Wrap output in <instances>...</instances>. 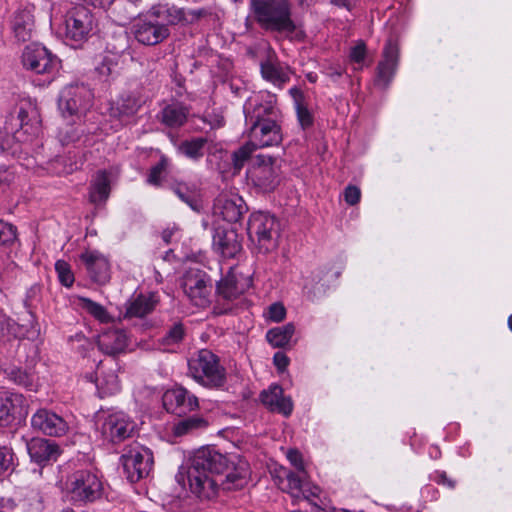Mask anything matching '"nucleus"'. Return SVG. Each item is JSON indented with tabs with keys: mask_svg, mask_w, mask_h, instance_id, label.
Segmentation results:
<instances>
[{
	"mask_svg": "<svg viewBox=\"0 0 512 512\" xmlns=\"http://www.w3.org/2000/svg\"><path fill=\"white\" fill-rule=\"evenodd\" d=\"M189 487L200 499L214 498L224 490L242 488L247 480V463H235L227 455L206 446L194 452L187 470Z\"/></svg>",
	"mask_w": 512,
	"mask_h": 512,
	"instance_id": "1",
	"label": "nucleus"
},
{
	"mask_svg": "<svg viewBox=\"0 0 512 512\" xmlns=\"http://www.w3.org/2000/svg\"><path fill=\"white\" fill-rule=\"evenodd\" d=\"M249 6L253 20L262 29L289 34L296 30L291 0H249Z\"/></svg>",
	"mask_w": 512,
	"mask_h": 512,
	"instance_id": "2",
	"label": "nucleus"
},
{
	"mask_svg": "<svg viewBox=\"0 0 512 512\" xmlns=\"http://www.w3.org/2000/svg\"><path fill=\"white\" fill-rule=\"evenodd\" d=\"M278 120H266L250 125L248 142L233 153V163L236 169L242 168L255 149L281 144L283 135Z\"/></svg>",
	"mask_w": 512,
	"mask_h": 512,
	"instance_id": "3",
	"label": "nucleus"
},
{
	"mask_svg": "<svg viewBox=\"0 0 512 512\" xmlns=\"http://www.w3.org/2000/svg\"><path fill=\"white\" fill-rule=\"evenodd\" d=\"M188 369L193 379L205 387L220 388L226 382L225 368L210 350L202 349L189 359Z\"/></svg>",
	"mask_w": 512,
	"mask_h": 512,
	"instance_id": "4",
	"label": "nucleus"
},
{
	"mask_svg": "<svg viewBox=\"0 0 512 512\" xmlns=\"http://www.w3.org/2000/svg\"><path fill=\"white\" fill-rule=\"evenodd\" d=\"M247 230L251 240L257 242L259 251L267 253L277 248L280 225L275 216L264 212L253 213Z\"/></svg>",
	"mask_w": 512,
	"mask_h": 512,
	"instance_id": "5",
	"label": "nucleus"
},
{
	"mask_svg": "<svg viewBox=\"0 0 512 512\" xmlns=\"http://www.w3.org/2000/svg\"><path fill=\"white\" fill-rule=\"evenodd\" d=\"M121 463L126 478L131 483H136L151 472L154 463L153 454L146 447L134 445L121 456Z\"/></svg>",
	"mask_w": 512,
	"mask_h": 512,
	"instance_id": "6",
	"label": "nucleus"
},
{
	"mask_svg": "<svg viewBox=\"0 0 512 512\" xmlns=\"http://www.w3.org/2000/svg\"><path fill=\"white\" fill-rule=\"evenodd\" d=\"M68 491L74 501L94 502L102 496L103 484L96 473L79 470L71 476Z\"/></svg>",
	"mask_w": 512,
	"mask_h": 512,
	"instance_id": "7",
	"label": "nucleus"
},
{
	"mask_svg": "<svg viewBox=\"0 0 512 512\" xmlns=\"http://www.w3.org/2000/svg\"><path fill=\"white\" fill-rule=\"evenodd\" d=\"M95 27V19L89 9L77 6L65 17V37L72 45L86 41Z\"/></svg>",
	"mask_w": 512,
	"mask_h": 512,
	"instance_id": "8",
	"label": "nucleus"
},
{
	"mask_svg": "<svg viewBox=\"0 0 512 512\" xmlns=\"http://www.w3.org/2000/svg\"><path fill=\"white\" fill-rule=\"evenodd\" d=\"M22 64L25 69L34 73L51 75L58 70L60 60L46 47L33 43L25 47Z\"/></svg>",
	"mask_w": 512,
	"mask_h": 512,
	"instance_id": "9",
	"label": "nucleus"
},
{
	"mask_svg": "<svg viewBox=\"0 0 512 512\" xmlns=\"http://www.w3.org/2000/svg\"><path fill=\"white\" fill-rule=\"evenodd\" d=\"M184 293L197 307H206L210 303L212 285L208 275L199 269L188 270L182 281Z\"/></svg>",
	"mask_w": 512,
	"mask_h": 512,
	"instance_id": "10",
	"label": "nucleus"
},
{
	"mask_svg": "<svg viewBox=\"0 0 512 512\" xmlns=\"http://www.w3.org/2000/svg\"><path fill=\"white\" fill-rule=\"evenodd\" d=\"M100 430L106 440L112 443H119L134 434L136 424L128 415L119 411L105 416Z\"/></svg>",
	"mask_w": 512,
	"mask_h": 512,
	"instance_id": "11",
	"label": "nucleus"
},
{
	"mask_svg": "<svg viewBox=\"0 0 512 512\" xmlns=\"http://www.w3.org/2000/svg\"><path fill=\"white\" fill-rule=\"evenodd\" d=\"M399 57L400 50L397 41L389 38L382 52V60L376 68L375 86L384 90L390 85L398 68Z\"/></svg>",
	"mask_w": 512,
	"mask_h": 512,
	"instance_id": "12",
	"label": "nucleus"
},
{
	"mask_svg": "<svg viewBox=\"0 0 512 512\" xmlns=\"http://www.w3.org/2000/svg\"><path fill=\"white\" fill-rule=\"evenodd\" d=\"M31 426L34 430L52 437L64 436L69 429L63 417L45 408L38 409L32 415Z\"/></svg>",
	"mask_w": 512,
	"mask_h": 512,
	"instance_id": "13",
	"label": "nucleus"
},
{
	"mask_svg": "<svg viewBox=\"0 0 512 512\" xmlns=\"http://www.w3.org/2000/svg\"><path fill=\"white\" fill-rule=\"evenodd\" d=\"M165 409L173 414L181 416L198 407V399L182 386L167 390L163 395Z\"/></svg>",
	"mask_w": 512,
	"mask_h": 512,
	"instance_id": "14",
	"label": "nucleus"
},
{
	"mask_svg": "<svg viewBox=\"0 0 512 512\" xmlns=\"http://www.w3.org/2000/svg\"><path fill=\"white\" fill-rule=\"evenodd\" d=\"M246 122L250 125L276 120L280 117L279 109L275 102L266 98H248L244 104Z\"/></svg>",
	"mask_w": 512,
	"mask_h": 512,
	"instance_id": "15",
	"label": "nucleus"
},
{
	"mask_svg": "<svg viewBox=\"0 0 512 512\" xmlns=\"http://www.w3.org/2000/svg\"><path fill=\"white\" fill-rule=\"evenodd\" d=\"M242 290L237 286L235 275L229 271L217 284L216 294L217 300L213 308L216 315L230 313L233 309L230 302L235 300Z\"/></svg>",
	"mask_w": 512,
	"mask_h": 512,
	"instance_id": "16",
	"label": "nucleus"
},
{
	"mask_svg": "<svg viewBox=\"0 0 512 512\" xmlns=\"http://www.w3.org/2000/svg\"><path fill=\"white\" fill-rule=\"evenodd\" d=\"M248 208L243 198L237 194H220L214 202V212L230 223L238 222Z\"/></svg>",
	"mask_w": 512,
	"mask_h": 512,
	"instance_id": "17",
	"label": "nucleus"
},
{
	"mask_svg": "<svg viewBox=\"0 0 512 512\" xmlns=\"http://www.w3.org/2000/svg\"><path fill=\"white\" fill-rule=\"evenodd\" d=\"M133 34L144 45H156L168 37L169 29L158 20L140 19L133 25Z\"/></svg>",
	"mask_w": 512,
	"mask_h": 512,
	"instance_id": "18",
	"label": "nucleus"
},
{
	"mask_svg": "<svg viewBox=\"0 0 512 512\" xmlns=\"http://www.w3.org/2000/svg\"><path fill=\"white\" fill-rule=\"evenodd\" d=\"M273 164L274 159L271 156L259 154L251 171L255 185L265 191L273 190L278 183L277 171Z\"/></svg>",
	"mask_w": 512,
	"mask_h": 512,
	"instance_id": "19",
	"label": "nucleus"
},
{
	"mask_svg": "<svg viewBox=\"0 0 512 512\" xmlns=\"http://www.w3.org/2000/svg\"><path fill=\"white\" fill-rule=\"evenodd\" d=\"M31 460L39 465L54 462L61 454L60 447L49 439L34 437L26 443Z\"/></svg>",
	"mask_w": 512,
	"mask_h": 512,
	"instance_id": "20",
	"label": "nucleus"
},
{
	"mask_svg": "<svg viewBox=\"0 0 512 512\" xmlns=\"http://www.w3.org/2000/svg\"><path fill=\"white\" fill-rule=\"evenodd\" d=\"M80 259L93 282L104 285L110 280V264L103 254L98 251H86L81 254Z\"/></svg>",
	"mask_w": 512,
	"mask_h": 512,
	"instance_id": "21",
	"label": "nucleus"
},
{
	"mask_svg": "<svg viewBox=\"0 0 512 512\" xmlns=\"http://www.w3.org/2000/svg\"><path fill=\"white\" fill-rule=\"evenodd\" d=\"M260 401L270 411L289 416L293 410V404L289 397L283 396V389L279 385H271L260 393Z\"/></svg>",
	"mask_w": 512,
	"mask_h": 512,
	"instance_id": "22",
	"label": "nucleus"
},
{
	"mask_svg": "<svg viewBox=\"0 0 512 512\" xmlns=\"http://www.w3.org/2000/svg\"><path fill=\"white\" fill-rule=\"evenodd\" d=\"M97 344L103 353L115 356L125 351L128 337L121 329H108L98 336Z\"/></svg>",
	"mask_w": 512,
	"mask_h": 512,
	"instance_id": "23",
	"label": "nucleus"
},
{
	"mask_svg": "<svg viewBox=\"0 0 512 512\" xmlns=\"http://www.w3.org/2000/svg\"><path fill=\"white\" fill-rule=\"evenodd\" d=\"M57 137L63 146L73 144L76 147H88L94 143L91 133L86 132L82 126H74L69 123L59 128Z\"/></svg>",
	"mask_w": 512,
	"mask_h": 512,
	"instance_id": "24",
	"label": "nucleus"
},
{
	"mask_svg": "<svg viewBox=\"0 0 512 512\" xmlns=\"http://www.w3.org/2000/svg\"><path fill=\"white\" fill-rule=\"evenodd\" d=\"M213 246L224 257L232 258L241 249V245L237 240V233L234 230H226L217 228L213 236Z\"/></svg>",
	"mask_w": 512,
	"mask_h": 512,
	"instance_id": "25",
	"label": "nucleus"
},
{
	"mask_svg": "<svg viewBox=\"0 0 512 512\" xmlns=\"http://www.w3.org/2000/svg\"><path fill=\"white\" fill-rule=\"evenodd\" d=\"M27 117L28 113L23 107L19 109L16 116L12 113L7 116L4 126H0V146L2 148L10 147L12 141L17 138L16 134L23 127Z\"/></svg>",
	"mask_w": 512,
	"mask_h": 512,
	"instance_id": "26",
	"label": "nucleus"
},
{
	"mask_svg": "<svg viewBox=\"0 0 512 512\" xmlns=\"http://www.w3.org/2000/svg\"><path fill=\"white\" fill-rule=\"evenodd\" d=\"M14 37L21 42L31 39L34 31V16L30 9H21L16 12L12 21Z\"/></svg>",
	"mask_w": 512,
	"mask_h": 512,
	"instance_id": "27",
	"label": "nucleus"
},
{
	"mask_svg": "<svg viewBox=\"0 0 512 512\" xmlns=\"http://www.w3.org/2000/svg\"><path fill=\"white\" fill-rule=\"evenodd\" d=\"M156 303L152 294L134 296L126 303L124 318H142L154 310Z\"/></svg>",
	"mask_w": 512,
	"mask_h": 512,
	"instance_id": "28",
	"label": "nucleus"
},
{
	"mask_svg": "<svg viewBox=\"0 0 512 512\" xmlns=\"http://www.w3.org/2000/svg\"><path fill=\"white\" fill-rule=\"evenodd\" d=\"M96 385L104 394H114L120 389V381L116 369H105V365L100 362L97 366Z\"/></svg>",
	"mask_w": 512,
	"mask_h": 512,
	"instance_id": "29",
	"label": "nucleus"
},
{
	"mask_svg": "<svg viewBox=\"0 0 512 512\" xmlns=\"http://www.w3.org/2000/svg\"><path fill=\"white\" fill-rule=\"evenodd\" d=\"M109 195L110 180L108 174L105 171H98L90 185V202L95 205L105 203Z\"/></svg>",
	"mask_w": 512,
	"mask_h": 512,
	"instance_id": "30",
	"label": "nucleus"
},
{
	"mask_svg": "<svg viewBox=\"0 0 512 512\" xmlns=\"http://www.w3.org/2000/svg\"><path fill=\"white\" fill-rule=\"evenodd\" d=\"M208 421L202 416L192 415L183 419H180L173 424L172 432L176 437H182L188 434H192L196 431L203 430L208 427Z\"/></svg>",
	"mask_w": 512,
	"mask_h": 512,
	"instance_id": "31",
	"label": "nucleus"
},
{
	"mask_svg": "<svg viewBox=\"0 0 512 512\" xmlns=\"http://www.w3.org/2000/svg\"><path fill=\"white\" fill-rule=\"evenodd\" d=\"M15 336L28 340H35L40 334L39 324L32 313L26 312L18 322L15 323Z\"/></svg>",
	"mask_w": 512,
	"mask_h": 512,
	"instance_id": "32",
	"label": "nucleus"
},
{
	"mask_svg": "<svg viewBox=\"0 0 512 512\" xmlns=\"http://www.w3.org/2000/svg\"><path fill=\"white\" fill-rule=\"evenodd\" d=\"M21 402L22 395L7 392L0 393V426L10 423Z\"/></svg>",
	"mask_w": 512,
	"mask_h": 512,
	"instance_id": "33",
	"label": "nucleus"
},
{
	"mask_svg": "<svg viewBox=\"0 0 512 512\" xmlns=\"http://www.w3.org/2000/svg\"><path fill=\"white\" fill-rule=\"evenodd\" d=\"M294 333L295 325L287 323L268 330L266 339L273 347L283 348L290 343Z\"/></svg>",
	"mask_w": 512,
	"mask_h": 512,
	"instance_id": "34",
	"label": "nucleus"
},
{
	"mask_svg": "<svg viewBox=\"0 0 512 512\" xmlns=\"http://www.w3.org/2000/svg\"><path fill=\"white\" fill-rule=\"evenodd\" d=\"M187 116V108L180 104L168 105L162 110V121L170 127H179L183 125Z\"/></svg>",
	"mask_w": 512,
	"mask_h": 512,
	"instance_id": "35",
	"label": "nucleus"
},
{
	"mask_svg": "<svg viewBox=\"0 0 512 512\" xmlns=\"http://www.w3.org/2000/svg\"><path fill=\"white\" fill-rule=\"evenodd\" d=\"M261 73L264 79L277 86H281L289 80L288 73L271 59L261 63Z\"/></svg>",
	"mask_w": 512,
	"mask_h": 512,
	"instance_id": "36",
	"label": "nucleus"
},
{
	"mask_svg": "<svg viewBox=\"0 0 512 512\" xmlns=\"http://www.w3.org/2000/svg\"><path fill=\"white\" fill-rule=\"evenodd\" d=\"M58 108L64 118H79L81 113L86 110L87 104L84 103L83 98H59Z\"/></svg>",
	"mask_w": 512,
	"mask_h": 512,
	"instance_id": "37",
	"label": "nucleus"
},
{
	"mask_svg": "<svg viewBox=\"0 0 512 512\" xmlns=\"http://www.w3.org/2000/svg\"><path fill=\"white\" fill-rule=\"evenodd\" d=\"M4 375L15 384L23 386L29 390L34 388V377L25 370L16 366H9L3 369Z\"/></svg>",
	"mask_w": 512,
	"mask_h": 512,
	"instance_id": "38",
	"label": "nucleus"
},
{
	"mask_svg": "<svg viewBox=\"0 0 512 512\" xmlns=\"http://www.w3.org/2000/svg\"><path fill=\"white\" fill-rule=\"evenodd\" d=\"M173 191L189 207H191L195 211H199V195L195 187L191 188L186 184L179 183L173 187Z\"/></svg>",
	"mask_w": 512,
	"mask_h": 512,
	"instance_id": "39",
	"label": "nucleus"
},
{
	"mask_svg": "<svg viewBox=\"0 0 512 512\" xmlns=\"http://www.w3.org/2000/svg\"><path fill=\"white\" fill-rule=\"evenodd\" d=\"M206 143V138H194L192 140L182 142L181 145L179 146V150L185 156L197 160L204 155L203 148Z\"/></svg>",
	"mask_w": 512,
	"mask_h": 512,
	"instance_id": "40",
	"label": "nucleus"
},
{
	"mask_svg": "<svg viewBox=\"0 0 512 512\" xmlns=\"http://www.w3.org/2000/svg\"><path fill=\"white\" fill-rule=\"evenodd\" d=\"M157 18H162L164 24L175 25L185 19V13L182 9L177 7H163L159 8L156 12Z\"/></svg>",
	"mask_w": 512,
	"mask_h": 512,
	"instance_id": "41",
	"label": "nucleus"
},
{
	"mask_svg": "<svg viewBox=\"0 0 512 512\" xmlns=\"http://www.w3.org/2000/svg\"><path fill=\"white\" fill-rule=\"evenodd\" d=\"M81 306L89 314L95 317L97 320L107 323L110 321V316L106 309L99 303L92 301L89 298H81Z\"/></svg>",
	"mask_w": 512,
	"mask_h": 512,
	"instance_id": "42",
	"label": "nucleus"
},
{
	"mask_svg": "<svg viewBox=\"0 0 512 512\" xmlns=\"http://www.w3.org/2000/svg\"><path fill=\"white\" fill-rule=\"evenodd\" d=\"M295 108L298 121L303 129L312 126L314 122L313 112L304 103V98H295Z\"/></svg>",
	"mask_w": 512,
	"mask_h": 512,
	"instance_id": "43",
	"label": "nucleus"
},
{
	"mask_svg": "<svg viewBox=\"0 0 512 512\" xmlns=\"http://www.w3.org/2000/svg\"><path fill=\"white\" fill-rule=\"evenodd\" d=\"M16 172L13 167L0 165V196L6 194L14 185Z\"/></svg>",
	"mask_w": 512,
	"mask_h": 512,
	"instance_id": "44",
	"label": "nucleus"
},
{
	"mask_svg": "<svg viewBox=\"0 0 512 512\" xmlns=\"http://www.w3.org/2000/svg\"><path fill=\"white\" fill-rule=\"evenodd\" d=\"M55 270L61 284L66 287H71L74 283V275L71 271L70 265L63 260H58L55 263Z\"/></svg>",
	"mask_w": 512,
	"mask_h": 512,
	"instance_id": "45",
	"label": "nucleus"
},
{
	"mask_svg": "<svg viewBox=\"0 0 512 512\" xmlns=\"http://www.w3.org/2000/svg\"><path fill=\"white\" fill-rule=\"evenodd\" d=\"M184 337V327L181 323L173 324L166 334L162 337L163 345H173L182 341Z\"/></svg>",
	"mask_w": 512,
	"mask_h": 512,
	"instance_id": "46",
	"label": "nucleus"
},
{
	"mask_svg": "<svg viewBox=\"0 0 512 512\" xmlns=\"http://www.w3.org/2000/svg\"><path fill=\"white\" fill-rule=\"evenodd\" d=\"M14 452L12 448L0 446V475L12 470L14 467Z\"/></svg>",
	"mask_w": 512,
	"mask_h": 512,
	"instance_id": "47",
	"label": "nucleus"
},
{
	"mask_svg": "<svg viewBox=\"0 0 512 512\" xmlns=\"http://www.w3.org/2000/svg\"><path fill=\"white\" fill-rule=\"evenodd\" d=\"M16 228L9 223L0 220V245H8L16 240Z\"/></svg>",
	"mask_w": 512,
	"mask_h": 512,
	"instance_id": "48",
	"label": "nucleus"
},
{
	"mask_svg": "<svg viewBox=\"0 0 512 512\" xmlns=\"http://www.w3.org/2000/svg\"><path fill=\"white\" fill-rule=\"evenodd\" d=\"M305 475H299L294 472H289L286 475V479L288 482V491L292 496H298L302 491L303 486V477Z\"/></svg>",
	"mask_w": 512,
	"mask_h": 512,
	"instance_id": "49",
	"label": "nucleus"
},
{
	"mask_svg": "<svg viewBox=\"0 0 512 512\" xmlns=\"http://www.w3.org/2000/svg\"><path fill=\"white\" fill-rule=\"evenodd\" d=\"M167 167V160L162 158L155 166L150 169L148 175V183L152 185H159L161 181V174Z\"/></svg>",
	"mask_w": 512,
	"mask_h": 512,
	"instance_id": "50",
	"label": "nucleus"
},
{
	"mask_svg": "<svg viewBox=\"0 0 512 512\" xmlns=\"http://www.w3.org/2000/svg\"><path fill=\"white\" fill-rule=\"evenodd\" d=\"M266 316L273 322H281L286 316V309L282 303H273L268 307Z\"/></svg>",
	"mask_w": 512,
	"mask_h": 512,
	"instance_id": "51",
	"label": "nucleus"
},
{
	"mask_svg": "<svg viewBox=\"0 0 512 512\" xmlns=\"http://www.w3.org/2000/svg\"><path fill=\"white\" fill-rule=\"evenodd\" d=\"M349 58L352 62L362 64L366 58V45L363 41H358L357 44L350 49Z\"/></svg>",
	"mask_w": 512,
	"mask_h": 512,
	"instance_id": "52",
	"label": "nucleus"
},
{
	"mask_svg": "<svg viewBox=\"0 0 512 512\" xmlns=\"http://www.w3.org/2000/svg\"><path fill=\"white\" fill-rule=\"evenodd\" d=\"M116 65L113 64L110 60L103 61L98 67H96V72L100 77L114 78Z\"/></svg>",
	"mask_w": 512,
	"mask_h": 512,
	"instance_id": "53",
	"label": "nucleus"
},
{
	"mask_svg": "<svg viewBox=\"0 0 512 512\" xmlns=\"http://www.w3.org/2000/svg\"><path fill=\"white\" fill-rule=\"evenodd\" d=\"M361 196L360 189L356 186L349 185L344 192L345 201L349 205H355L359 202Z\"/></svg>",
	"mask_w": 512,
	"mask_h": 512,
	"instance_id": "54",
	"label": "nucleus"
},
{
	"mask_svg": "<svg viewBox=\"0 0 512 512\" xmlns=\"http://www.w3.org/2000/svg\"><path fill=\"white\" fill-rule=\"evenodd\" d=\"M288 460L291 464L303 475H306V471L304 469L302 455L297 450H290L287 454Z\"/></svg>",
	"mask_w": 512,
	"mask_h": 512,
	"instance_id": "55",
	"label": "nucleus"
},
{
	"mask_svg": "<svg viewBox=\"0 0 512 512\" xmlns=\"http://www.w3.org/2000/svg\"><path fill=\"white\" fill-rule=\"evenodd\" d=\"M273 362L278 370L284 371L289 364V358L283 352H276L273 357Z\"/></svg>",
	"mask_w": 512,
	"mask_h": 512,
	"instance_id": "56",
	"label": "nucleus"
},
{
	"mask_svg": "<svg viewBox=\"0 0 512 512\" xmlns=\"http://www.w3.org/2000/svg\"><path fill=\"white\" fill-rule=\"evenodd\" d=\"M173 82L175 83V85L177 87V89H176L177 96H182L184 94V92H186V90L183 86L184 79L181 76L176 75L173 79Z\"/></svg>",
	"mask_w": 512,
	"mask_h": 512,
	"instance_id": "57",
	"label": "nucleus"
},
{
	"mask_svg": "<svg viewBox=\"0 0 512 512\" xmlns=\"http://www.w3.org/2000/svg\"><path fill=\"white\" fill-rule=\"evenodd\" d=\"M438 480L437 482L438 483H441V484H444V485H447L448 487L450 488H453L455 486V482L452 481L451 479H449L446 475L445 472H442L438 475Z\"/></svg>",
	"mask_w": 512,
	"mask_h": 512,
	"instance_id": "58",
	"label": "nucleus"
},
{
	"mask_svg": "<svg viewBox=\"0 0 512 512\" xmlns=\"http://www.w3.org/2000/svg\"><path fill=\"white\" fill-rule=\"evenodd\" d=\"M86 92V87L84 86V84H81V85H78L76 84L75 86L74 85H71L70 86V90L68 91V94L70 95H77V94H84Z\"/></svg>",
	"mask_w": 512,
	"mask_h": 512,
	"instance_id": "59",
	"label": "nucleus"
},
{
	"mask_svg": "<svg viewBox=\"0 0 512 512\" xmlns=\"http://www.w3.org/2000/svg\"><path fill=\"white\" fill-rule=\"evenodd\" d=\"M175 232L174 228H167L163 230L162 232V239L166 244H169L171 242V238Z\"/></svg>",
	"mask_w": 512,
	"mask_h": 512,
	"instance_id": "60",
	"label": "nucleus"
},
{
	"mask_svg": "<svg viewBox=\"0 0 512 512\" xmlns=\"http://www.w3.org/2000/svg\"><path fill=\"white\" fill-rule=\"evenodd\" d=\"M289 93L291 94V96H302V92L297 87H292L289 90Z\"/></svg>",
	"mask_w": 512,
	"mask_h": 512,
	"instance_id": "61",
	"label": "nucleus"
},
{
	"mask_svg": "<svg viewBox=\"0 0 512 512\" xmlns=\"http://www.w3.org/2000/svg\"><path fill=\"white\" fill-rule=\"evenodd\" d=\"M307 78L311 83H315L317 80V75L314 73H308Z\"/></svg>",
	"mask_w": 512,
	"mask_h": 512,
	"instance_id": "62",
	"label": "nucleus"
},
{
	"mask_svg": "<svg viewBox=\"0 0 512 512\" xmlns=\"http://www.w3.org/2000/svg\"><path fill=\"white\" fill-rule=\"evenodd\" d=\"M332 2L338 6H346L347 0H332Z\"/></svg>",
	"mask_w": 512,
	"mask_h": 512,
	"instance_id": "63",
	"label": "nucleus"
},
{
	"mask_svg": "<svg viewBox=\"0 0 512 512\" xmlns=\"http://www.w3.org/2000/svg\"><path fill=\"white\" fill-rule=\"evenodd\" d=\"M57 512H75V511L72 508L67 507V508H64V509H62L60 511H57Z\"/></svg>",
	"mask_w": 512,
	"mask_h": 512,
	"instance_id": "64",
	"label": "nucleus"
}]
</instances>
